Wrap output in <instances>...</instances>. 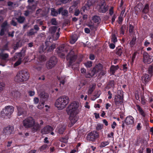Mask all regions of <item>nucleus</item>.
I'll list each match as a JSON object with an SVG mask.
<instances>
[{"instance_id": "nucleus-1", "label": "nucleus", "mask_w": 153, "mask_h": 153, "mask_svg": "<svg viewBox=\"0 0 153 153\" xmlns=\"http://www.w3.org/2000/svg\"><path fill=\"white\" fill-rule=\"evenodd\" d=\"M81 107L78 102L74 101L69 105L66 111L68 114L76 115L80 112Z\"/></svg>"}, {"instance_id": "nucleus-2", "label": "nucleus", "mask_w": 153, "mask_h": 153, "mask_svg": "<svg viewBox=\"0 0 153 153\" xmlns=\"http://www.w3.org/2000/svg\"><path fill=\"white\" fill-rule=\"evenodd\" d=\"M69 101V98L68 96L65 95L61 96L56 100L55 105L59 109L62 110L66 107Z\"/></svg>"}, {"instance_id": "nucleus-3", "label": "nucleus", "mask_w": 153, "mask_h": 153, "mask_svg": "<svg viewBox=\"0 0 153 153\" xmlns=\"http://www.w3.org/2000/svg\"><path fill=\"white\" fill-rule=\"evenodd\" d=\"M14 109L13 106H7L5 107L4 109L1 112V116L2 118H5V116L7 117V118H9L10 115L12 114L14 111Z\"/></svg>"}, {"instance_id": "nucleus-4", "label": "nucleus", "mask_w": 153, "mask_h": 153, "mask_svg": "<svg viewBox=\"0 0 153 153\" xmlns=\"http://www.w3.org/2000/svg\"><path fill=\"white\" fill-rule=\"evenodd\" d=\"M77 58L76 54L72 50L70 51V52L67 55L66 59L68 62V66L72 65L74 62H75Z\"/></svg>"}, {"instance_id": "nucleus-5", "label": "nucleus", "mask_w": 153, "mask_h": 153, "mask_svg": "<svg viewBox=\"0 0 153 153\" xmlns=\"http://www.w3.org/2000/svg\"><path fill=\"white\" fill-rule=\"evenodd\" d=\"M117 93L118 94L115 97L114 100L115 105L119 106L123 102V91H118Z\"/></svg>"}, {"instance_id": "nucleus-6", "label": "nucleus", "mask_w": 153, "mask_h": 153, "mask_svg": "<svg viewBox=\"0 0 153 153\" xmlns=\"http://www.w3.org/2000/svg\"><path fill=\"white\" fill-rule=\"evenodd\" d=\"M23 73L22 72L19 71L17 74L15 78V80L16 82H23V81L27 80L29 78L30 76L28 75L27 74H25V75L24 77H22ZM23 74H25V73Z\"/></svg>"}, {"instance_id": "nucleus-7", "label": "nucleus", "mask_w": 153, "mask_h": 153, "mask_svg": "<svg viewBox=\"0 0 153 153\" xmlns=\"http://www.w3.org/2000/svg\"><path fill=\"white\" fill-rule=\"evenodd\" d=\"M108 9V6L106 5L105 0H102L99 5L98 11L101 13H105Z\"/></svg>"}, {"instance_id": "nucleus-8", "label": "nucleus", "mask_w": 153, "mask_h": 153, "mask_svg": "<svg viewBox=\"0 0 153 153\" xmlns=\"http://www.w3.org/2000/svg\"><path fill=\"white\" fill-rule=\"evenodd\" d=\"M34 123V120L31 117L25 119L23 122V126L27 128L32 127Z\"/></svg>"}, {"instance_id": "nucleus-9", "label": "nucleus", "mask_w": 153, "mask_h": 153, "mask_svg": "<svg viewBox=\"0 0 153 153\" xmlns=\"http://www.w3.org/2000/svg\"><path fill=\"white\" fill-rule=\"evenodd\" d=\"M57 62V60L56 57L54 56L51 57L49 61L46 63V68L48 69H51L56 65Z\"/></svg>"}, {"instance_id": "nucleus-10", "label": "nucleus", "mask_w": 153, "mask_h": 153, "mask_svg": "<svg viewBox=\"0 0 153 153\" xmlns=\"http://www.w3.org/2000/svg\"><path fill=\"white\" fill-rule=\"evenodd\" d=\"M69 49V47L65 44H63L58 48V49L59 51H58L59 53H61L62 52H63L61 53L60 55V56L61 58H63L64 57L65 52H67Z\"/></svg>"}, {"instance_id": "nucleus-11", "label": "nucleus", "mask_w": 153, "mask_h": 153, "mask_svg": "<svg viewBox=\"0 0 153 153\" xmlns=\"http://www.w3.org/2000/svg\"><path fill=\"white\" fill-rule=\"evenodd\" d=\"M98 137V133L97 131H93L89 133L87 136V138L88 140L94 141Z\"/></svg>"}, {"instance_id": "nucleus-12", "label": "nucleus", "mask_w": 153, "mask_h": 153, "mask_svg": "<svg viewBox=\"0 0 153 153\" xmlns=\"http://www.w3.org/2000/svg\"><path fill=\"white\" fill-rule=\"evenodd\" d=\"M45 46H47V52H51L56 48V44L52 43L50 40H47L45 42Z\"/></svg>"}, {"instance_id": "nucleus-13", "label": "nucleus", "mask_w": 153, "mask_h": 153, "mask_svg": "<svg viewBox=\"0 0 153 153\" xmlns=\"http://www.w3.org/2000/svg\"><path fill=\"white\" fill-rule=\"evenodd\" d=\"M143 56V62L144 63L149 64L153 61L152 57L149 55L147 52H144Z\"/></svg>"}, {"instance_id": "nucleus-14", "label": "nucleus", "mask_w": 153, "mask_h": 153, "mask_svg": "<svg viewBox=\"0 0 153 153\" xmlns=\"http://www.w3.org/2000/svg\"><path fill=\"white\" fill-rule=\"evenodd\" d=\"M14 130L13 126H8L4 128L3 129V133L5 135H10L12 134Z\"/></svg>"}, {"instance_id": "nucleus-15", "label": "nucleus", "mask_w": 153, "mask_h": 153, "mask_svg": "<svg viewBox=\"0 0 153 153\" xmlns=\"http://www.w3.org/2000/svg\"><path fill=\"white\" fill-rule=\"evenodd\" d=\"M103 68L102 65L100 63L97 64L91 71L92 76H94L96 73L100 71Z\"/></svg>"}, {"instance_id": "nucleus-16", "label": "nucleus", "mask_w": 153, "mask_h": 153, "mask_svg": "<svg viewBox=\"0 0 153 153\" xmlns=\"http://www.w3.org/2000/svg\"><path fill=\"white\" fill-rule=\"evenodd\" d=\"M134 121V118L131 116H127L125 120V122L126 124L131 126L133 125Z\"/></svg>"}, {"instance_id": "nucleus-17", "label": "nucleus", "mask_w": 153, "mask_h": 153, "mask_svg": "<svg viewBox=\"0 0 153 153\" xmlns=\"http://www.w3.org/2000/svg\"><path fill=\"white\" fill-rule=\"evenodd\" d=\"M39 96L40 98V101L41 102H45L47 101L48 98V94L45 92H41Z\"/></svg>"}, {"instance_id": "nucleus-18", "label": "nucleus", "mask_w": 153, "mask_h": 153, "mask_svg": "<svg viewBox=\"0 0 153 153\" xmlns=\"http://www.w3.org/2000/svg\"><path fill=\"white\" fill-rule=\"evenodd\" d=\"M53 130V127L49 126H47L42 129L41 133L43 134H46Z\"/></svg>"}, {"instance_id": "nucleus-19", "label": "nucleus", "mask_w": 153, "mask_h": 153, "mask_svg": "<svg viewBox=\"0 0 153 153\" xmlns=\"http://www.w3.org/2000/svg\"><path fill=\"white\" fill-rule=\"evenodd\" d=\"M25 51L22 50L20 53H16V55L14 56V60H16L17 58L22 60L25 56Z\"/></svg>"}, {"instance_id": "nucleus-20", "label": "nucleus", "mask_w": 153, "mask_h": 153, "mask_svg": "<svg viewBox=\"0 0 153 153\" xmlns=\"http://www.w3.org/2000/svg\"><path fill=\"white\" fill-rule=\"evenodd\" d=\"M32 127H33L32 128V131L33 133L40 130L41 128V126L40 125H39L37 123H35V121Z\"/></svg>"}, {"instance_id": "nucleus-21", "label": "nucleus", "mask_w": 153, "mask_h": 153, "mask_svg": "<svg viewBox=\"0 0 153 153\" xmlns=\"http://www.w3.org/2000/svg\"><path fill=\"white\" fill-rule=\"evenodd\" d=\"M34 0H28L27 2L29 4V5L27 7V8L28 10H35L36 8V5L35 4H33L32 5H30V3H32L34 2Z\"/></svg>"}, {"instance_id": "nucleus-22", "label": "nucleus", "mask_w": 153, "mask_h": 153, "mask_svg": "<svg viewBox=\"0 0 153 153\" xmlns=\"http://www.w3.org/2000/svg\"><path fill=\"white\" fill-rule=\"evenodd\" d=\"M58 13L60 14L61 13L62 16H66L68 14V11L66 10H63V8L62 7L59 8L58 9Z\"/></svg>"}, {"instance_id": "nucleus-23", "label": "nucleus", "mask_w": 153, "mask_h": 153, "mask_svg": "<svg viewBox=\"0 0 153 153\" xmlns=\"http://www.w3.org/2000/svg\"><path fill=\"white\" fill-rule=\"evenodd\" d=\"M92 19L95 23L99 24L101 22V19L99 16H94L92 17Z\"/></svg>"}, {"instance_id": "nucleus-24", "label": "nucleus", "mask_w": 153, "mask_h": 153, "mask_svg": "<svg viewBox=\"0 0 153 153\" xmlns=\"http://www.w3.org/2000/svg\"><path fill=\"white\" fill-rule=\"evenodd\" d=\"M137 107L140 114L143 117H145L146 116V114L143 109L138 105H137Z\"/></svg>"}, {"instance_id": "nucleus-25", "label": "nucleus", "mask_w": 153, "mask_h": 153, "mask_svg": "<svg viewBox=\"0 0 153 153\" xmlns=\"http://www.w3.org/2000/svg\"><path fill=\"white\" fill-rule=\"evenodd\" d=\"M149 5L148 4H147L145 5L143 8V9L142 10V12L143 13L146 14H147L148 13L149 11Z\"/></svg>"}, {"instance_id": "nucleus-26", "label": "nucleus", "mask_w": 153, "mask_h": 153, "mask_svg": "<svg viewBox=\"0 0 153 153\" xmlns=\"http://www.w3.org/2000/svg\"><path fill=\"white\" fill-rule=\"evenodd\" d=\"M65 129V126L64 125H61L59 126L58 131L59 133L60 134H62L64 132Z\"/></svg>"}, {"instance_id": "nucleus-27", "label": "nucleus", "mask_w": 153, "mask_h": 153, "mask_svg": "<svg viewBox=\"0 0 153 153\" xmlns=\"http://www.w3.org/2000/svg\"><path fill=\"white\" fill-rule=\"evenodd\" d=\"M16 20L20 24H22L25 21V19L24 16H19L18 18H16Z\"/></svg>"}, {"instance_id": "nucleus-28", "label": "nucleus", "mask_w": 153, "mask_h": 153, "mask_svg": "<svg viewBox=\"0 0 153 153\" xmlns=\"http://www.w3.org/2000/svg\"><path fill=\"white\" fill-rule=\"evenodd\" d=\"M57 78L59 80L60 84H62V85H64L65 84L66 81L65 76H57Z\"/></svg>"}, {"instance_id": "nucleus-29", "label": "nucleus", "mask_w": 153, "mask_h": 153, "mask_svg": "<svg viewBox=\"0 0 153 153\" xmlns=\"http://www.w3.org/2000/svg\"><path fill=\"white\" fill-rule=\"evenodd\" d=\"M95 85L94 84H93L89 86L88 91V94H91L92 93L95 89Z\"/></svg>"}, {"instance_id": "nucleus-30", "label": "nucleus", "mask_w": 153, "mask_h": 153, "mask_svg": "<svg viewBox=\"0 0 153 153\" xmlns=\"http://www.w3.org/2000/svg\"><path fill=\"white\" fill-rule=\"evenodd\" d=\"M142 80L144 82H148L149 80V75L147 74H145L142 78Z\"/></svg>"}, {"instance_id": "nucleus-31", "label": "nucleus", "mask_w": 153, "mask_h": 153, "mask_svg": "<svg viewBox=\"0 0 153 153\" xmlns=\"http://www.w3.org/2000/svg\"><path fill=\"white\" fill-rule=\"evenodd\" d=\"M17 110H18V115L19 116L22 115H23L24 114V111L23 108H22L20 107L17 106Z\"/></svg>"}, {"instance_id": "nucleus-32", "label": "nucleus", "mask_w": 153, "mask_h": 153, "mask_svg": "<svg viewBox=\"0 0 153 153\" xmlns=\"http://www.w3.org/2000/svg\"><path fill=\"white\" fill-rule=\"evenodd\" d=\"M39 52L40 53L47 52V46H45L44 45L41 46L39 48Z\"/></svg>"}, {"instance_id": "nucleus-33", "label": "nucleus", "mask_w": 153, "mask_h": 153, "mask_svg": "<svg viewBox=\"0 0 153 153\" xmlns=\"http://www.w3.org/2000/svg\"><path fill=\"white\" fill-rule=\"evenodd\" d=\"M51 15L53 16H56L58 13V11L57 12L56 9L54 8H51Z\"/></svg>"}, {"instance_id": "nucleus-34", "label": "nucleus", "mask_w": 153, "mask_h": 153, "mask_svg": "<svg viewBox=\"0 0 153 153\" xmlns=\"http://www.w3.org/2000/svg\"><path fill=\"white\" fill-rule=\"evenodd\" d=\"M56 29L57 28L56 26L51 27L49 28V32L51 34H53L55 33Z\"/></svg>"}, {"instance_id": "nucleus-35", "label": "nucleus", "mask_w": 153, "mask_h": 153, "mask_svg": "<svg viewBox=\"0 0 153 153\" xmlns=\"http://www.w3.org/2000/svg\"><path fill=\"white\" fill-rule=\"evenodd\" d=\"M70 120L72 125L74 124L77 121V117H73L71 116L70 117Z\"/></svg>"}, {"instance_id": "nucleus-36", "label": "nucleus", "mask_w": 153, "mask_h": 153, "mask_svg": "<svg viewBox=\"0 0 153 153\" xmlns=\"http://www.w3.org/2000/svg\"><path fill=\"white\" fill-rule=\"evenodd\" d=\"M116 53L119 56H120L122 53V49L120 47H118L116 49Z\"/></svg>"}, {"instance_id": "nucleus-37", "label": "nucleus", "mask_w": 153, "mask_h": 153, "mask_svg": "<svg viewBox=\"0 0 153 153\" xmlns=\"http://www.w3.org/2000/svg\"><path fill=\"white\" fill-rule=\"evenodd\" d=\"M8 24L7 21H5L3 22L1 25V28H4L5 29L7 30Z\"/></svg>"}, {"instance_id": "nucleus-38", "label": "nucleus", "mask_w": 153, "mask_h": 153, "mask_svg": "<svg viewBox=\"0 0 153 153\" xmlns=\"http://www.w3.org/2000/svg\"><path fill=\"white\" fill-rule=\"evenodd\" d=\"M126 29V26L122 25L120 30V35H123L124 34L125 30Z\"/></svg>"}, {"instance_id": "nucleus-39", "label": "nucleus", "mask_w": 153, "mask_h": 153, "mask_svg": "<svg viewBox=\"0 0 153 153\" xmlns=\"http://www.w3.org/2000/svg\"><path fill=\"white\" fill-rule=\"evenodd\" d=\"M114 82L112 80L109 81L107 85V86L109 88L114 87Z\"/></svg>"}, {"instance_id": "nucleus-40", "label": "nucleus", "mask_w": 153, "mask_h": 153, "mask_svg": "<svg viewBox=\"0 0 153 153\" xmlns=\"http://www.w3.org/2000/svg\"><path fill=\"white\" fill-rule=\"evenodd\" d=\"M8 54L7 53H0V58L2 57L3 59L5 60L8 57Z\"/></svg>"}, {"instance_id": "nucleus-41", "label": "nucleus", "mask_w": 153, "mask_h": 153, "mask_svg": "<svg viewBox=\"0 0 153 153\" xmlns=\"http://www.w3.org/2000/svg\"><path fill=\"white\" fill-rule=\"evenodd\" d=\"M109 144L108 141H105L102 142L100 146V147L101 148H102L105 147L106 146L108 145Z\"/></svg>"}, {"instance_id": "nucleus-42", "label": "nucleus", "mask_w": 153, "mask_h": 153, "mask_svg": "<svg viewBox=\"0 0 153 153\" xmlns=\"http://www.w3.org/2000/svg\"><path fill=\"white\" fill-rule=\"evenodd\" d=\"M119 66L118 65L116 66L112 65L111 68V71L112 72H114V71L117 70L119 68Z\"/></svg>"}, {"instance_id": "nucleus-43", "label": "nucleus", "mask_w": 153, "mask_h": 153, "mask_svg": "<svg viewBox=\"0 0 153 153\" xmlns=\"http://www.w3.org/2000/svg\"><path fill=\"white\" fill-rule=\"evenodd\" d=\"M5 84L3 82H0V93L4 89Z\"/></svg>"}, {"instance_id": "nucleus-44", "label": "nucleus", "mask_w": 153, "mask_h": 153, "mask_svg": "<svg viewBox=\"0 0 153 153\" xmlns=\"http://www.w3.org/2000/svg\"><path fill=\"white\" fill-rule=\"evenodd\" d=\"M84 64L86 67L90 68L92 66V62L91 61H88Z\"/></svg>"}, {"instance_id": "nucleus-45", "label": "nucleus", "mask_w": 153, "mask_h": 153, "mask_svg": "<svg viewBox=\"0 0 153 153\" xmlns=\"http://www.w3.org/2000/svg\"><path fill=\"white\" fill-rule=\"evenodd\" d=\"M39 60L41 62L44 61L46 60L45 57L43 55H40L38 58Z\"/></svg>"}, {"instance_id": "nucleus-46", "label": "nucleus", "mask_w": 153, "mask_h": 153, "mask_svg": "<svg viewBox=\"0 0 153 153\" xmlns=\"http://www.w3.org/2000/svg\"><path fill=\"white\" fill-rule=\"evenodd\" d=\"M153 67L152 66L150 65L148 68V71L149 74L151 75H152L153 73Z\"/></svg>"}, {"instance_id": "nucleus-47", "label": "nucleus", "mask_w": 153, "mask_h": 153, "mask_svg": "<svg viewBox=\"0 0 153 153\" xmlns=\"http://www.w3.org/2000/svg\"><path fill=\"white\" fill-rule=\"evenodd\" d=\"M36 31H34V30L33 29H31L28 33V35L29 36H31L34 34Z\"/></svg>"}, {"instance_id": "nucleus-48", "label": "nucleus", "mask_w": 153, "mask_h": 153, "mask_svg": "<svg viewBox=\"0 0 153 153\" xmlns=\"http://www.w3.org/2000/svg\"><path fill=\"white\" fill-rule=\"evenodd\" d=\"M51 22L52 25H56L57 24V22L55 18L52 19L51 20Z\"/></svg>"}, {"instance_id": "nucleus-49", "label": "nucleus", "mask_w": 153, "mask_h": 153, "mask_svg": "<svg viewBox=\"0 0 153 153\" xmlns=\"http://www.w3.org/2000/svg\"><path fill=\"white\" fill-rule=\"evenodd\" d=\"M42 103H39L37 107L39 109H42L44 106V104L45 102H41Z\"/></svg>"}, {"instance_id": "nucleus-50", "label": "nucleus", "mask_w": 153, "mask_h": 153, "mask_svg": "<svg viewBox=\"0 0 153 153\" xmlns=\"http://www.w3.org/2000/svg\"><path fill=\"white\" fill-rule=\"evenodd\" d=\"M134 26L131 25H129V32L130 33H132L134 32Z\"/></svg>"}, {"instance_id": "nucleus-51", "label": "nucleus", "mask_w": 153, "mask_h": 153, "mask_svg": "<svg viewBox=\"0 0 153 153\" xmlns=\"http://www.w3.org/2000/svg\"><path fill=\"white\" fill-rule=\"evenodd\" d=\"M48 147V146L46 144H44L40 148V150L41 151H42L45 149H46Z\"/></svg>"}, {"instance_id": "nucleus-52", "label": "nucleus", "mask_w": 153, "mask_h": 153, "mask_svg": "<svg viewBox=\"0 0 153 153\" xmlns=\"http://www.w3.org/2000/svg\"><path fill=\"white\" fill-rule=\"evenodd\" d=\"M88 26L90 27V29L91 30H94L96 29L94 23L91 24H88Z\"/></svg>"}, {"instance_id": "nucleus-53", "label": "nucleus", "mask_w": 153, "mask_h": 153, "mask_svg": "<svg viewBox=\"0 0 153 153\" xmlns=\"http://www.w3.org/2000/svg\"><path fill=\"white\" fill-rule=\"evenodd\" d=\"M141 103L143 105H145L146 103V100L145 99L144 96L142 95L141 96Z\"/></svg>"}, {"instance_id": "nucleus-54", "label": "nucleus", "mask_w": 153, "mask_h": 153, "mask_svg": "<svg viewBox=\"0 0 153 153\" xmlns=\"http://www.w3.org/2000/svg\"><path fill=\"white\" fill-rule=\"evenodd\" d=\"M114 13V7L112 6L111 7L109 10V14L111 16Z\"/></svg>"}, {"instance_id": "nucleus-55", "label": "nucleus", "mask_w": 153, "mask_h": 153, "mask_svg": "<svg viewBox=\"0 0 153 153\" xmlns=\"http://www.w3.org/2000/svg\"><path fill=\"white\" fill-rule=\"evenodd\" d=\"M10 23L11 25L14 26H16L17 25V22L13 19L11 21Z\"/></svg>"}, {"instance_id": "nucleus-56", "label": "nucleus", "mask_w": 153, "mask_h": 153, "mask_svg": "<svg viewBox=\"0 0 153 153\" xmlns=\"http://www.w3.org/2000/svg\"><path fill=\"white\" fill-rule=\"evenodd\" d=\"M21 45L20 44V42H17L15 45L14 46V48L15 50L17 49L19 47H21Z\"/></svg>"}, {"instance_id": "nucleus-57", "label": "nucleus", "mask_w": 153, "mask_h": 153, "mask_svg": "<svg viewBox=\"0 0 153 153\" xmlns=\"http://www.w3.org/2000/svg\"><path fill=\"white\" fill-rule=\"evenodd\" d=\"M123 21V18L122 16H120L118 17V23L119 24H121Z\"/></svg>"}, {"instance_id": "nucleus-58", "label": "nucleus", "mask_w": 153, "mask_h": 153, "mask_svg": "<svg viewBox=\"0 0 153 153\" xmlns=\"http://www.w3.org/2000/svg\"><path fill=\"white\" fill-rule=\"evenodd\" d=\"M102 128V126L101 124H98L96 128L99 131Z\"/></svg>"}, {"instance_id": "nucleus-59", "label": "nucleus", "mask_w": 153, "mask_h": 153, "mask_svg": "<svg viewBox=\"0 0 153 153\" xmlns=\"http://www.w3.org/2000/svg\"><path fill=\"white\" fill-rule=\"evenodd\" d=\"M21 60L18 59V60L14 64V66L16 67L19 65L21 62Z\"/></svg>"}, {"instance_id": "nucleus-60", "label": "nucleus", "mask_w": 153, "mask_h": 153, "mask_svg": "<svg viewBox=\"0 0 153 153\" xmlns=\"http://www.w3.org/2000/svg\"><path fill=\"white\" fill-rule=\"evenodd\" d=\"M6 30H7L5 29L4 28H1L0 32V35L1 36H3L4 34V32Z\"/></svg>"}, {"instance_id": "nucleus-61", "label": "nucleus", "mask_w": 153, "mask_h": 153, "mask_svg": "<svg viewBox=\"0 0 153 153\" xmlns=\"http://www.w3.org/2000/svg\"><path fill=\"white\" fill-rule=\"evenodd\" d=\"M80 13V11L79 9H76L74 13V15L76 16H78Z\"/></svg>"}, {"instance_id": "nucleus-62", "label": "nucleus", "mask_w": 153, "mask_h": 153, "mask_svg": "<svg viewBox=\"0 0 153 153\" xmlns=\"http://www.w3.org/2000/svg\"><path fill=\"white\" fill-rule=\"evenodd\" d=\"M117 17L115 15H114L112 17L111 19V23L112 24H113L114 22L115 19Z\"/></svg>"}, {"instance_id": "nucleus-63", "label": "nucleus", "mask_w": 153, "mask_h": 153, "mask_svg": "<svg viewBox=\"0 0 153 153\" xmlns=\"http://www.w3.org/2000/svg\"><path fill=\"white\" fill-rule=\"evenodd\" d=\"M136 39H132L131 41L130 42V44L132 46L134 45L135 43Z\"/></svg>"}, {"instance_id": "nucleus-64", "label": "nucleus", "mask_w": 153, "mask_h": 153, "mask_svg": "<svg viewBox=\"0 0 153 153\" xmlns=\"http://www.w3.org/2000/svg\"><path fill=\"white\" fill-rule=\"evenodd\" d=\"M77 39H70L69 42L72 44H74L77 41Z\"/></svg>"}]
</instances>
